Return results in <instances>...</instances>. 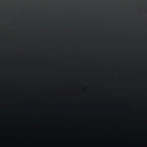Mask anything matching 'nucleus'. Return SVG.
Returning <instances> with one entry per match:
<instances>
[{"instance_id":"obj_2","label":"nucleus","mask_w":147,"mask_h":147,"mask_svg":"<svg viewBox=\"0 0 147 147\" xmlns=\"http://www.w3.org/2000/svg\"><path fill=\"white\" fill-rule=\"evenodd\" d=\"M65 94H66V92L65 91Z\"/></svg>"},{"instance_id":"obj_1","label":"nucleus","mask_w":147,"mask_h":147,"mask_svg":"<svg viewBox=\"0 0 147 147\" xmlns=\"http://www.w3.org/2000/svg\"><path fill=\"white\" fill-rule=\"evenodd\" d=\"M101 92H103L105 91V90L101 88Z\"/></svg>"}]
</instances>
